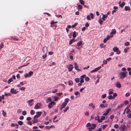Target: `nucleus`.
I'll return each mask as SVG.
<instances>
[{
    "label": "nucleus",
    "instance_id": "1",
    "mask_svg": "<svg viewBox=\"0 0 131 131\" xmlns=\"http://www.w3.org/2000/svg\"><path fill=\"white\" fill-rule=\"evenodd\" d=\"M127 72H122L120 73L119 75H120L119 78L120 79L124 78L125 77L126 75Z\"/></svg>",
    "mask_w": 131,
    "mask_h": 131
},
{
    "label": "nucleus",
    "instance_id": "2",
    "mask_svg": "<svg viewBox=\"0 0 131 131\" xmlns=\"http://www.w3.org/2000/svg\"><path fill=\"white\" fill-rule=\"evenodd\" d=\"M42 105L41 103H38L36 104L35 107L34 108L35 109H39L42 108Z\"/></svg>",
    "mask_w": 131,
    "mask_h": 131
},
{
    "label": "nucleus",
    "instance_id": "3",
    "mask_svg": "<svg viewBox=\"0 0 131 131\" xmlns=\"http://www.w3.org/2000/svg\"><path fill=\"white\" fill-rule=\"evenodd\" d=\"M67 68L68 69L69 71L70 72L72 71L73 67L72 65L70 64L67 66Z\"/></svg>",
    "mask_w": 131,
    "mask_h": 131
},
{
    "label": "nucleus",
    "instance_id": "4",
    "mask_svg": "<svg viewBox=\"0 0 131 131\" xmlns=\"http://www.w3.org/2000/svg\"><path fill=\"white\" fill-rule=\"evenodd\" d=\"M55 102L52 101L48 105V106L49 108H51L52 107V105H55Z\"/></svg>",
    "mask_w": 131,
    "mask_h": 131
},
{
    "label": "nucleus",
    "instance_id": "5",
    "mask_svg": "<svg viewBox=\"0 0 131 131\" xmlns=\"http://www.w3.org/2000/svg\"><path fill=\"white\" fill-rule=\"evenodd\" d=\"M18 92V91H16V90L14 89V88L11 89L10 91L11 93L13 94H16Z\"/></svg>",
    "mask_w": 131,
    "mask_h": 131
},
{
    "label": "nucleus",
    "instance_id": "6",
    "mask_svg": "<svg viewBox=\"0 0 131 131\" xmlns=\"http://www.w3.org/2000/svg\"><path fill=\"white\" fill-rule=\"evenodd\" d=\"M126 126L125 125H121V126L120 127V130L122 131H124L126 129Z\"/></svg>",
    "mask_w": 131,
    "mask_h": 131
},
{
    "label": "nucleus",
    "instance_id": "7",
    "mask_svg": "<svg viewBox=\"0 0 131 131\" xmlns=\"http://www.w3.org/2000/svg\"><path fill=\"white\" fill-rule=\"evenodd\" d=\"M42 52L44 53V54H46L47 52V47H44L42 49Z\"/></svg>",
    "mask_w": 131,
    "mask_h": 131
},
{
    "label": "nucleus",
    "instance_id": "8",
    "mask_svg": "<svg viewBox=\"0 0 131 131\" xmlns=\"http://www.w3.org/2000/svg\"><path fill=\"white\" fill-rule=\"evenodd\" d=\"M111 110V108H109L107 110L105 111V112H104L103 114V115H107Z\"/></svg>",
    "mask_w": 131,
    "mask_h": 131
},
{
    "label": "nucleus",
    "instance_id": "9",
    "mask_svg": "<svg viewBox=\"0 0 131 131\" xmlns=\"http://www.w3.org/2000/svg\"><path fill=\"white\" fill-rule=\"evenodd\" d=\"M101 66L99 67H98L94 69V70L92 71H91V72H95L97 71L98 70H99L101 68Z\"/></svg>",
    "mask_w": 131,
    "mask_h": 131
},
{
    "label": "nucleus",
    "instance_id": "10",
    "mask_svg": "<svg viewBox=\"0 0 131 131\" xmlns=\"http://www.w3.org/2000/svg\"><path fill=\"white\" fill-rule=\"evenodd\" d=\"M116 86L118 88H120L121 87V84L118 82H117L115 83Z\"/></svg>",
    "mask_w": 131,
    "mask_h": 131
},
{
    "label": "nucleus",
    "instance_id": "11",
    "mask_svg": "<svg viewBox=\"0 0 131 131\" xmlns=\"http://www.w3.org/2000/svg\"><path fill=\"white\" fill-rule=\"evenodd\" d=\"M102 14L103 15L102 19L103 21H104L105 20V18L107 17V15H104L103 13H102Z\"/></svg>",
    "mask_w": 131,
    "mask_h": 131
},
{
    "label": "nucleus",
    "instance_id": "12",
    "mask_svg": "<svg viewBox=\"0 0 131 131\" xmlns=\"http://www.w3.org/2000/svg\"><path fill=\"white\" fill-rule=\"evenodd\" d=\"M11 126L12 127H15L16 126L17 127V128H18V127L19 126V125L18 124H14L13 123H12L11 125Z\"/></svg>",
    "mask_w": 131,
    "mask_h": 131
},
{
    "label": "nucleus",
    "instance_id": "13",
    "mask_svg": "<svg viewBox=\"0 0 131 131\" xmlns=\"http://www.w3.org/2000/svg\"><path fill=\"white\" fill-rule=\"evenodd\" d=\"M32 122L33 124L36 123L38 122V119L36 118H34V119L32 121Z\"/></svg>",
    "mask_w": 131,
    "mask_h": 131
},
{
    "label": "nucleus",
    "instance_id": "14",
    "mask_svg": "<svg viewBox=\"0 0 131 131\" xmlns=\"http://www.w3.org/2000/svg\"><path fill=\"white\" fill-rule=\"evenodd\" d=\"M116 32V31L115 29H114L112 30L111 32V34L114 35Z\"/></svg>",
    "mask_w": 131,
    "mask_h": 131
},
{
    "label": "nucleus",
    "instance_id": "15",
    "mask_svg": "<svg viewBox=\"0 0 131 131\" xmlns=\"http://www.w3.org/2000/svg\"><path fill=\"white\" fill-rule=\"evenodd\" d=\"M36 114L39 117L42 113V112H36Z\"/></svg>",
    "mask_w": 131,
    "mask_h": 131
},
{
    "label": "nucleus",
    "instance_id": "16",
    "mask_svg": "<svg viewBox=\"0 0 131 131\" xmlns=\"http://www.w3.org/2000/svg\"><path fill=\"white\" fill-rule=\"evenodd\" d=\"M125 11H130V9L129 7L126 6L125 7Z\"/></svg>",
    "mask_w": 131,
    "mask_h": 131
},
{
    "label": "nucleus",
    "instance_id": "17",
    "mask_svg": "<svg viewBox=\"0 0 131 131\" xmlns=\"http://www.w3.org/2000/svg\"><path fill=\"white\" fill-rule=\"evenodd\" d=\"M52 99L51 97H48L47 98L46 100V102L48 103L49 102L51 101Z\"/></svg>",
    "mask_w": 131,
    "mask_h": 131
},
{
    "label": "nucleus",
    "instance_id": "18",
    "mask_svg": "<svg viewBox=\"0 0 131 131\" xmlns=\"http://www.w3.org/2000/svg\"><path fill=\"white\" fill-rule=\"evenodd\" d=\"M96 127V125L95 124H93L91 126V129H94Z\"/></svg>",
    "mask_w": 131,
    "mask_h": 131
},
{
    "label": "nucleus",
    "instance_id": "19",
    "mask_svg": "<svg viewBox=\"0 0 131 131\" xmlns=\"http://www.w3.org/2000/svg\"><path fill=\"white\" fill-rule=\"evenodd\" d=\"M86 126L87 127H89L88 128L89 129V131H90V123H88L86 125Z\"/></svg>",
    "mask_w": 131,
    "mask_h": 131
},
{
    "label": "nucleus",
    "instance_id": "20",
    "mask_svg": "<svg viewBox=\"0 0 131 131\" xmlns=\"http://www.w3.org/2000/svg\"><path fill=\"white\" fill-rule=\"evenodd\" d=\"M118 49H119L118 48H117V47H114L113 49V51L115 52H116Z\"/></svg>",
    "mask_w": 131,
    "mask_h": 131
},
{
    "label": "nucleus",
    "instance_id": "21",
    "mask_svg": "<svg viewBox=\"0 0 131 131\" xmlns=\"http://www.w3.org/2000/svg\"><path fill=\"white\" fill-rule=\"evenodd\" d=\"M18 123L20 125H22L24 124L23 122L21 121H18Z\"/></svg>",
    "mask_w": 131,
    "mask_h": 131
},
{
    "label": "nucleus",
    "instance_id": "22",
    "mask_svg": "<svg viewBox=\"0 0 131 131\" xmlns=\"http://www.w3.org/2000/svg\"><path fill=\"white\" fill-rule=\"evenodd\" d=\"M98 22L99 23L100 25H102L103 22V21L102 20L101 18L99 19L98 21Z\"/></svg>",
    "mask_w": 131,
    "mask_h": 131
},
{
    "label": "nucleus",
    "instance_id": "23",
    "mask_svg": "<svg viewBox=\"0 0 131 131\" xmlns=\"http://www.w3.org/2000/svg\"><path fill=\"white\" fill-rule=\"evenodd\" d=\"M76 32L75 31H74L73 32L72 37L73 38H75L76 37Z\"/></svg>",
    "mask_w": 131,
    "mask_h": 131
},
{
    "label": "nucleus",
    "instance_id": "24",
    "mask_svg": "<svg viewBox=\"0 0 131 131\" xmlns=\"http://www.w3.org/2000/svg\"><path fill=\"white\" fill-rule=\"evenodd\" d=\"M3 43L2 42L1 43V45L0 46V50H1L3 47L4 45H3Z\"/></svg>",
    "mask_w": 131,
    "mask_h": 131
},
{
    "label": "nucleus",
    "instance_id": "25",
    "mask_svg": "<svg viewBox=\"0 0 131 131\" xmlns=\"http://www.w3.org/2000/svg\"><path fill=\"white\" fill-rule=\"evenodd\" d=\"M129 103V101L127 100H126L124 102V104L125 105H126L128 104Z\"/></svg>",
    "mask_w": 131,
    "mask_h": 131
},
{
    "label": "nucleus",
    "instance_id": "26",
    "mask_svg": "<svg viewBox=\"0 0 131 131\" xmlns=\"http://www.w3.org/2000/svg\"><path fill=\"white\" fill-rule=\"evenodd\" d=\"M4 99V95H3L1 96H0V101H1L2 100Z\"/></svg>",
    "mask_w": 131,
    "mask_h": 131
},
{
    "label": "nucleus",
    "instance_id": "27",
    "mask_svg": "<svg viewBox=\"0 0 131 131\" xmlns=\"http://www.w3.org/2000/svg\"><path fill=\"white\" fill-rule=\"evenodd\" d=\"M33 72L32 71H31L29 72L28 74L29 77H30L33 75Z\"/></svg>",
    "mask_w": 131,
    "mask_h": 131
},
{
    "label": "nucleus",
    "instance_id": "28",
    "mask_svg": "<svg viewBox=\"0 0 131 131\" xmlns=\"http://www.w3.org/2000/svg\"><path fill=\"white\" fill-rule=\"evenodd\" d=\"M13 80V79L12 78H10L8 80V84L10 83V82H12Z\"/></svg>",
    "mask_w": 131,
    "mask_h": 131
},
{
    "label": "nucleus",
    "instance_id": "29",
    "mask_svg": "<svg viewBox=\"0 0 131 131\" xmlns=\"http://www.w3.org/2000/svg\"><path fill=\"white\" fill-rule=\"evenodd\" d=\"M69 100V99L68 98L64 100L65 102L64 103L67 104V103L68 102Z\"/></svg>",
    "mask_w": 131,
    "mask_h": 131
},
{
    "label": "nucleus",
    "instance_id": "30",
    "mask_svg": "<svg viewBox=\"0 0 131 131\" xmlns=\"http://www.w3.org/2000/svg\"><path fill=\"white\" fill-rule=\"evenodd\" d=\"M125 3L124 2H123L122 4L119 5V6L121 7H123L125 5Z\"/></svg>",
    "mask_w": 131,
    "mask_h": 131
},
{
    "label": "nucleus",
    "instance_id": "31",
    "mask_svg": "<svg viewBox=\"0 0 131 131\" xmlns=\"http://www.w3.org/2000/svg\"><path fill=\"white\" fill-rule=\"evenodd\" d=\"M69 85L70 86H71L72 85L73 83V82L71 80H70L68 82Z\"/></svg>",
    "mask_w": 131,
    "mask_h": 131
},
{
    "label": "nucleus",
    "instance_id": "32",
    "mask_svg": "<svg viewBox=\"0 0 131 131\" xmlns=\"http://www.w3.org/2000/svg\"><path fill=\"white\" fill-rule=\"evenodd\" d=\"M115 98V97H113L112 95H110L108 96V99H113Z\"/></svg>",
    "mask_w": 131,
    "mask_h": 131
},
{
    "label": "nucleus",
    "instance_id": "33",
    "mask_svg": "<svg viewBox=\"0 0 131 131\" xmlns=\"http://www.w3.org/2000/svg\"><path fill=\"white\" fill-rule=\"evenodd\" d=\"M129 48L128 47H127L125 48L124 49V52L125 53H126L127 52V50H129Z\"/></svg>",
    "mask_w": 131,
    "mask_h": 131
},
{
    "label": "nucleus",
    "instance_id": "34",
    "mask_svg": "<svg viewBox=\"0 0 131 131\" xmlns=\"http://www.w3.org/2000/svg\"><path fill=\"white\" fill-rule=\"evenodd\" d=\"M33 99H32L30 100H29L28 101V102L29 103V104L31 103L33 101H34ZM30 106H31L32 105V104H31V105H30L29 104Z\"/></svg>",
    "mask_w": 131,
    "mask_h": 131
},
{
    "label": "nucleus",
    "instance_id": "35",
    "mask_svg": "<svg viewBox=\"0 0 131 131\" xmlns=\"http://www.w3.org/2000/svg\"><path fill=\"white\" fill-rule=\"evenodd\" d=\"M82 44V42L81 41H80L77 43V46H80Z\"/></svg>",
    "mask_w": 131,
    "mask_h": 131
},
{
    "label": "nucleus",
    "instance_id": "36",
    "mask_svg": "<svg viewBox=\"0 0 131 131\" xmlns=\"http://www.w3.org/2000/svg\"><path fill=\"white\" fill-rule=\"evenodd\" d=\"M35 112L33 110H31L30 112V114L31 115H34L35 114Z\"/></svg>",
    "mask_w": 131,
    "mask_h": 131
},
{
    "label": "nucleus",
    "instance_id": "37",
    "mask_svg": "<svg viewBox=\"0 0 131 131\" xmlns=\"http://www.w3.org/2000/svg\"><path fill=\"white\" fill-rule=\"evenodd\" d=\"M82 8V6L80 5H78V9H81Z\"/></svg>",
    "mask_w": 131,
    "mask_h": 131
},
{
    "label": "nucleus",
    "instance_id": "38",
    "mask_svg": "<svg viewBox=\"0 0 131 131\" xmlns=\"http://www.w3.org/2000/svg\"><path fill=\"white\" fill-rule=\"evenodd\" d=\"M79 2H80L81 4L82 5L84 4V2L83 0H79Z\"/></svg>",
    "mask_w": 131,
    "mask_h": 131
},
{
    "label": "nucleus",
    "instance_id": "39",
    "mask_svg": "<svg viewBox=\"0 0 131 131\" xmlns=\"http://www.w3.org/2000/svg\"><path fill=\"white\" fill-rule=\"evenodd\" d=\"M67 105V104L63 102L61 106L64 108Z\"/></svg>",
    "mask_w": 131,
    "mask_h": 131
},
{
    "label": "nucleus",
    "instance_id": "40",
    "mask_svg": "<svg viewBox=\"0 0 131 131\" xmlns=\"http://www.w3.org/2000/svg\"><path fill=\"white\" fill-rule=\"evenodd\" d=\"M2 114L4 116H5L6 115V113L4 111V110L2 111Z\"/></svg>",
    "mask_w": 131,
    "mask_h": 131
},
{
    "label": "nucleus",
    "instance_id": "41",
    "mask_svg": "<svg viewBox=\"0 0 131 131\" xmlns=\"http://www.w3.org/2000/svg\"><path fill=\"white\" fill-rule=\"evenodd\" d=\"M54 21H52L50 23V24L51 25L50 26L51 27H52L53 26V25L54 24Z\"/></svg>",
    "mask_w": 131,
    "mask_h": 131
},
{
    "label": "nucleus",
    "instance_id": "42",
    "mask_svg": "<svg viewBox=\"0 0 131 131\" xmlns=\"http://www.w3.org/2000/svg\"><path fill=\"white\" fill-rule=\"evenodd\" d=\"M97 77L98 78V79L96 81V83H95V84H97V83L99 82V79H100V77L99 75H97Z\"/></svg>",
    "mask_w": 131,
    "mask_h": 131
},
{
    "label": "nucleus",
    "instance_id": "43",
    "mask_svg": "<svg viewBox=\"0 0 131 131\" xmlns=\"http://www.w3.org/2000/svg\"><path fill=\"white\" fill-rule=\"evenodd\" d=\"M27 114V112L26 111H24L22 112V114L24 115H26Z\"/></svg>",
    "mask_w": 131,
    "mask_h": 131
},
{
    "label": "nucleus",
    "instance_id": "44",
    "mask_svg": "<svg viewBox=\"0 0 131 131\" xmlns=\"http://www.w3.org/2000/svg\"><path fill=\"white\" fill-rule=\"evenodd\" d=\"M79 67L77 65V63H75L74 64V68L76 69L78 68Z\"/></svg>",
    "mask_w": 131,
    "mask_h": 131
},
{
    "label": "nucleus",
    "instance_id": "45",
    "mask_svg": "<svg viewBox=\"0 0 131 131\" xmlns=\"http://www.w3.org/2000/svg\"><path fill=\"white\" fill-rule=\"evenodd\" d=\"M47 56L46 54H45L42 56V57L43 59H44L46 58Z\"/></svg>",
    "mask_w": 131,
    "mask_h": 131
},
{
    "label": "nucleus",
    "instance_id": "46",
    "mask_svg": "<svg viewBox=\"0 0 131 131\" xmlns=\"http://www.w3.org/2000/svg\"><path fill=\"white\" fill-rule=\"evenodd\" d=\"M113 37V36H107L106 38L107 39V40L109 39L110 37Z\"/></svg>",
    "mask_w": 131,
    "mask_h": 131
},
{
    "label": "nucleus",
    "instance_id": "47",
    "mask_svg": "<svg viewBox=\"0 0 131 131\" xmlns=\"http://www.w3.org/2000/svg\"><path fill=\"white\" fill-rule=\"evenodd\" d=\"M75 81L77 83H78L80 81L79 79V78H77L75 80Z\"/></svg>",
    "mask_w": 131,
    "mask_h": 131
},
{
    "label": "nucleus",
    "instance_id": "48",
    "mask_svg": "<svg viewBox=\"0 0 131 131\" xmlns=\"http://www.w3.org/2000/svg\"><path fill=\"white\" fill-rule=\"evenodd\" d=\"M74 39H72L70 40L69 42V44L70 45H71L72 43V42L74 41Z\"/></svg>",
    "mask_w": 131,
    "mask_h": 131
},
{
    "label": "nucleus",
    "instance_id": "49",
    "mask_svg": "<svg viewBox=\"0 0 131 131\" xmlns=\"http://www.w3.org/2000/svg\"><path fill=\"white\" fill-rule=\"evenodd\" d=\"M129 45V43L128 42H126L125 43V45L126 46H128Z\"/></svg>",
    "mask_w": 131,
    "mask_h": 131
},
{
    "label": "nucleus",
    "instance_id": "50",
    "mask_svg": "<svg viewBox=\"0 0 131 131\" xmlns=\"http://www.w3.org/2000/svg\"><path fill=\"white\" fill-rule=\"evenodd\" d=\"M107 125H103L102 126V128L103 129H104L107 126Z\"/></svg>",
    "mask_w": 131,
    "mask_h": 131
},
{
    "label": "nucleus",
    "instance_id": "51",
    "mask_svg": "<svg viewBox=\"0 0 131 131\" xmlns=\"http://www.w3.org/2000/svg\"><path fill=\"white\" fill-rule=\"evenodd\" d=\"M124 105V104H121L120 105H118V106H117V108H121Z\"/></svg>",
    "mask_w": 131,
    "mask_h": 131
},
{
    "label": "nucleus",
    "instance_id": "52",
    "mask_svg": "<svg viewBox=\"0 0 131 131\" xmlns=\"http://www.w3.org/2000/svg\"><path fill=\"white\" fill-rule=\"evenodd\" d=\"M69 107L68 106H67L64 110V112H66L67 110L69 109Z\"/></svg>",
    "mask_w": 131,
    "mask_h": 131
},
{
    "label": "nucleus",
    "instance_id": "53",
    "mask_svg": "<svg viewBox=\"0 0 131 131\" xmlns=\"http://www.w3.org/2000/svg\"><path fill=\"white\" fill-rule=\"evenodd\" d=\"M114 127L116 129H117L119 127L118 126L117 124H115L114 125Z\"/></svg>",
    "mask_w": 131,
    "mask_h": 131
},
{
    "label": "nucleus",
    "instance_id": "54",
    "mask_svg": "<svg viewBox=\"0 0 131 131\" xmlns=\"http://www.w3.org/2000/svg\"><path fill=\"white\" fill-rule=\"evenodd\" d=\"M106 94H105L104 95H102L101 96V97L102 98H105L106 97Z\"/></svg>",
    "mask_w": 131,
    "mask_h": 131
},
{
    "label": "nucleus",
    "instance_id": "55",
    "mask_svg": "<svg viewBox=\"0 0 131 131\" xmlns=\"http://www.w3.org/2000/svg\"><path fill=\"white\" fill-rule=\"evenodd\" d=\"M100 118V116H99L98 115L97 117H95V120H98Z\"/></svg>",
    "mask_w": 131,
    "mask_h": 131
},
{
    "label": "nucleus",
    "instance_id": "56",
    "mask_svg": "<svg viewBox=\"0 0 131 131\" xmlns=\"http://www.w3.org/2000/svg\"><path fill=\"white\" fill-rule=\"evenodd\" d=\"M4 95V96L5 95L6 96H10L11 95V94L10 93H8V94L6 93H5V95Z\"/></svg>",
    "mask_w": 131,
    "mask_h": 131
},
{
    "label": "nucleus",
    "instance_id": "57",
    "mask_svg": "<svg viewBox=\"0 0 131 131\" xmlns=\"http://www.w3.org/2000/svg\"><path fill=\"white\" fill-rule=\"evenodd\" d=\"M12 39H13L14 40H16L18 41V39H17L15 37H13L12 38Z\"/></svg>",
    "mask_w": 131,
    "mask_h": 131
},
{
    "label": "nucleus",
    "instance_id": "58",
    "mask_svg": "<svg viewBox=\"0 0 131 131\" xmlns=\"http://www.w3.org/2000/svg\"><path fill=\"white\" fill-rule=\"evenodd\" d=\"M24 77L25 78H26L28 77H30L28 75V73H26L24 75Z\"/></svg>",
    "mask_w": 131,
    "mask_h": 131
},
{
    "label": "nucleus",
    "instance_id": "59",
    "mask_svg": "<svg viewBox=\"0 0 131 131\" xmlns=\"http://www.w3.org/2000/svg\"><path fill=\"white\" fill-rule=\"evenodd\" d=\"M107 63V61L106 60H104L103 61V63L104 64H106Z\"/></svg>",
    "mask_w": 131,
    "mask_h": 131
},
{
    "label": "nucleus",
    "instance_id": "60",
    "mask_svg": "<svg viewBox=\"0 0 131 131\" xmlns=\"http://www.w3.org/2000/svg\"><path fill=\"white\" fill-rule=\"evenodd\" d=\"M100 46L101 48L104 47L105 46L104 45V44L103 43H101L100 44Z\"/></svg>",
    "mask_w": 131,
    "mask_h": 131
},
{
    "label": "nucleus",
    "instance_id": "61",
    "mask_svg": "<svg viewBox=\"0 0 131 131\" xmlns=\"http://www.w3.org/2000/svg\"><path fill=\"white\" fill-rule=\"evenodd\" d=\"M127 117L129 118H131V113H129L127 115Z\"/></svg>",
    "mask_w": 131,
    "mask_h": 131
},
{
    "label": "nucleus",
    "instance_id": "62",
    "mask_svg": "<svg viewBox=\"0 0 131 131\" xmlns=\"http://www.w3.org/2000/svg\"><path fill=\"white\" fill-rule=\"evenodd\" d=\"M130 95V94L128 92V93H126L125 94V96L126 97H128V96H129Z\"/></svg>",
    "mask_w": 131,
    "mask_h": 131
},
{
    "label": "nucleus",
    "instance_id": "63",
    "mask_svg": "<svg viewBox=\"0 0 131 131\" xmlns=\"http://www.w3.org/2000/svg\"><path fill=\"white\" fill-rule=\"evenodd\" d=\"M25 89V88L24 87H22L20 89V90H21L24 91Z\"/></svg>",
    "mask_w": 131,
    "mask_h": 131
},
{
    "label": "nucleus",
    "instance_id": "64",
    "mask_svg": "<svg viewBox=\"0 0 131 131\" xmlns=\"http://www.w3.org/2000/svg\"><path fill=\"white\" fill-rule=\"evenodd\" d=\"M94 15L92 13H91V17L92 19H93L94 17Z\"/></svg>",
    "mask_w": 131,
    "mask_h": 131
}]
</instances>
